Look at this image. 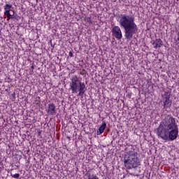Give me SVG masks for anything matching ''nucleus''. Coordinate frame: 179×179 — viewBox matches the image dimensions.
Instances as JSON below:
<instances>
[{
	"label": "nucleus",
	"instance_id": "f257e3e1",
	"mask_svg": "<svg viewBox=\"0 0 179 179\" xmlns=\"http://www.w3.org/2000/svg\"><path fill=\"white\" fill-rule=\"evenodd\" d=\"M158 138L163 141H176L178 138V124L171 115H166L156 129Z\"/></svg>",
	"mask_w": 179,
	"mask_h": 179
},
{
	"label": "nucleus",
	"instance_id": "f03ea898",
	"mask_svg": "<svg viewBox=\"0 0 179 179\" xmlns=\"http://www.w3.org/2000/svg\"><path fill=\"white\" fill-rule=\"evenodd\" d=\"M120 27L124 29V36L126 40H131L134 34L138 33V25L135 23V17L134 15H128L120 14L117 18Z\"/></svg>",
	"mask_w": 179,
	"mask_h": 179
},
{
	"label": "nucleus",
	"instance_id": "7ed1b4c3",
	"mask_svg": "<svg viewBox=\"0 0 179 179\" xmlns=\"http://www.w3.org/2000/svg\"><path fill=\"white\" fill-rule=\"evenodd\" d=\"M124 164L126 169L131 170V169H135L138 166H141V159H139V154L134 148H131L130 150L125 152L124 155Z\"/></svg>",
	"mask_w": 179,
	"mask_h": 179
},
{
	"label": "nucleus",
	"instance_id": "20e7f679",
	"mask_svg": "<svg viewBox=\"0 0 179 179\" xmlns=\"http://www.w3.org/2000/svg\"><path fill=\"white\" fill-rule=\"evenodd\" d=\"M69 86L72 93L78 94V97H83L85 93H86V85L85 83H82L76 75L71 78Z\"/></svg>",
	"mask_w": 179,
	"mask_h": 179
},
{
	"label": "nucleus",
	"instance_id": "39448f33",
	"mask_svg": "<svg viewBox=\"0 0 179 179\" xmlns=\"http://www.w3.org/2000/svg\"><path fill=\"white\" fill-rule=\"evenodd\" d=\"M3 10H4V16L5 18L7 17V20H10V19H15V17H13V15L10 14V12H13V14H15V10H13V6L12 4L6 3L3 6Z\"/></svg>",
	"mask_w": 179,
	"mask_h": 179
},
{
	"label": "nucleus",
	"instance_id": "423d86ee",
	"mask_svg": "<svg viewBox=\"0 0 179 179\" xmlns=\"http://www.w3.org/2000/svg\"><path fill=\"white\" fill-rule=\"evenodd\" d=\"M112 34L116 40H121V38H122V31H121V28L118 26L113 27Z\"/></svg>",
	"mask_w": 179,
	"mask_h": 179
},
{
	"label": "nucleus",
	"instance_id": "0eeeda50",
	"mask_svg": "<svg viewBox=\"0 0 179 179\" xmlns=\"http://www.w3.org/2000/svg\"><path fill=\"white\" fill-rule=\"evenodd\" d=\"M46 113L48 115H57V107L55 103H51L48 105L46 108Z\"/></svg>",
	"mask_w": 179,
	"mask_h": 179
},
{
	"label": "nucleus",
	"instance_id": "6e6552de",
	"mask_svg": "<svg viewBox=\"0 0 179 179\" xmlns=\"http://www.w3.org/2000/svg\"><path fill=\"white\" fill-rule=\"evenodd\" d=\"M107 127V123L106 122H103L99 127V129L96 131V135H101L104 132V129Z\"/></svg>",
	"mask_w": 179,
	"mask_h": 179
},
{
	"label": "nucleus",
	"instance_id": "1a4fd4ad",
	"mask_svg": "<svg viewBox=\"0 0 179 179\" xmlns=\"http://www.w3.org/2000/svg\"><path fill=\"white\" fill-rule=\"evenodd\" d=\"M152 45H154V48H160V47L163 45V41L160 38H157L152 43Z\"/></svg>",
	"mask_w": 179,
	"mask_h": 179
},
{
	"label": "nucleus",
	"instance_id": "9d476101",
	"mask_svg": "<svg viewBox=\"0 0 179 179\" xmlns=\"http://www.w3.org/2000/svg\"><path fill=\"white\" fill-rule=\"evenodd\" d=\"M171 106V101H170V99L165 98V100L164 101V108H169Z\"/></svg>",
	"mask_w": 179,
	"mask_h": 179
},
{
	"label": "nucleus",
	"instance_id": "9b49d317",
	"mask_svg": "<svg viewBox=\"0 0 179 179\" xmlns=\"http://www.w3.org/2000/svg\"><path fill=\"white\" fill-rule=\"evenodd\" d=\"M85 176L87 178L85 179H100L96 174H91L90 173L87 172Z\"/></svg>",
	"mask_w": 179,
	"mask_h": 179
},
{
	"label": "nucleus",
	"instance_id": "f8f14e48",
	"mask_svg": "<svg viewBox=\"0 0 179 179\" xmlns=\"http://www.w3.org/2000/svg\"><path fill=\"white\" fill-rule=\"evenodd\" d=\"M11 177H13V178H19V177H20V174L19 173H15V174H12L11 173Z\"/></svg>",
	"mask_w": 179,
	"mask_h": 179
},
{
	"label": "nucleus",
	"instance_id": "ddd939ff",
	"mask_svg": "<svg viewBox=\"0 0 179 179\" xmlns=\"http://www.w3.org/2000/svg\"><path fill=\"white\" fill-rule=\"evenodd\" d=\"M164 96H165L164 99H170V93H169V92L166 91Z\"/></svg>",
	"mask_w": 179,
	"mask_h": 179
},
{
	"label": "nucleus",
	"instance_id": "4468645a",
	"mask_svg": "<svg viewBox=\"0 0 179 179\" xmlns=\"http://www.w3.org/2000/svg\"><path fill=\"white\" fill-rule=\"evenodd\" d=\"M80 75H86V70L85 69H83L80 73Z\"/></svg>",
	"mask_w": 179,
	"mask_h": 179
},
{
	"label": "nucleus",
	"instance_id": "2eb2a0df",
	"mask_svg": "<svg viewBox=\"0 0 179 179\" xmlns=\"http://www.w3.org/2000/svg\"><path fill=\"white\" fill-rule=\"evenodd\" d=\"M41 132H43L41 130L38 131V136H41Z\"/></svg>",
	"mask_w": 179,
	"mask_h": 179
},
{
	"label": "nucleus",
	"instance_id": "dca6fc26",
	"mask_svg": "<svg viewBox=\"0 0 179 179\" xmlns=\"http://www.w3.org/2000/svg\"><path fill=\"white\" fill-rule=\"evenodd\" d=\"M87 22H88V23H90V24L92 23V20L90 19V17H89V18L87 19Z\"/></svg>",
	"mask_w": 179,
	"mask_h": 179
},
{
	"label": "nucleus",
	"instance_id": "f3484780",
	"mask_svg": "<svg viewBox=\"0 0 179 179\" xmlns=\"http://www.w3.org/2000/svg\"><path fill=\"white\" fill-rule=\"evenodd\" d=\"M69 57H73V53L72 52H69Z\"/></svg>",
	"mask_w": 179,
	"mask_h": 179
},
{
	"label": "nucleus",
	"instance_id": "a211bd4d",
	"mask_svg": "<svg viewBox=\"0 0 179 179\" xmlns=\"http://www.w3.org/2000/svg\"><path fill=\"white\" fill-rule=\"evenodd\" d=\"M32 69L34 68L33 66H31Z\"/></svg>",
	"mask_w": 179,
	"mask_h": 179
},
{
	"label": "nucleus",
	"instance_id": "6ab92c4d",
	"mask_svg": "<svg viewBox=\"0 0 179 179\" xmlns=\"http://www.w3.org/2000/svg\"><path fill=\"white\" fill-rule=\"evenodd\" d=\"M92 1H96V0H92Z\"/></svg>",
	"mask_w": 179,
	"mask_h": 179
}]
</instances>
